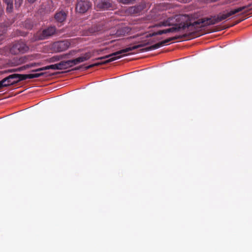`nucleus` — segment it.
I'll use <instances>...</instances> for the list:
<instances>
[{"label":"nucleus","mask_w":252,"mask_h":252,"mask_svg":"<svg viewBox=\"0 0 252 252\" xmlns=\"http://www.w3.org/2000/svg\"><path fill=\"white\" fill-rule=\"evenodd\" d=\"M36 0H28V1L30 2V3H33Z\"/></svg>","instance_id":"obj_33"},{"label":"nucleus","mask_w":252,"mask_h":252,"mask_svg":"<svg viewBox=\"0 0 252 252\" xmlns=\"http://www.w3.org/2000/svg\"><path fill=\"white\" fill-rule=\"evenodd\" d=\"M56 32V27L55 26H51L43 29L41 32H38L36 34V36L39 40H44L52 36Z\"/></svg>","instance_id":"obj_5"},{"label":"nucleus","mask_w":252,"mask_h":252,"mask_svg":"<svg viewBox=\"0 0 252 252\" xmlns=\"http://www.w3.org/2000/svg\"><path fill=\"white\" fill-rule=\"evenodd\" d=\"M242 21V20H239V21H238L236 22V23L234 24H233V25L230 26V27H232V26H234L235 25H236V24L239 23ZM229 27H230V26H229ZM228 28V27H226V28ZM224 29H226V28H225Z\"/></svg>","instance_id":"obj_31"},{"label":"nucleus","mask_w":252,"mask_h":252,"mask_svg":"<svg viewBox=\"0 0 252 252\" xmlns=\"http://www.w3.org/2000/svg\"><path fill=\"white\" fill-rule=\"evenodd\" d=\"M70 62L69 60L63 61L61 62L56 63L54 64L49 65L50 69L54 70H63L66 69L68 68L71 67V65L70 64Z\"/></svg>","instance_id":"obj_10"},{"label":"nucleus","mask_w":252,"mask_h":252,"mask_svg":"<svg viewBox=\"0 0 252 252\" xmlns=\"http://www.w3.org/2000/svg\"><path fill=\"white\" fill-rule=\"evenodd\" d=\"M28 24V23L26 22V25H25V26L27 28H28V29H32V25H29V26L27 25Z\"/></svg>","instance_id":"obj_30"},{"label":"nucleus","mask_w":252,"mask_h":252,"mask_svg":"<svg viewBox=\"0 0 252 252\" xmlns=\"http://www.w3.org/2000/svg\"><path fill=\"white\" fill-rule=\"evenodd\" d=\"M70 45L68 41L64 40L55 42L53 46L56 52H60L67 49Z\"/></svg>","instance_id":"obj_9"},{"label":"nucleus","mask_w":252,"mask_h":252,"mask_svg":"<svg viewBox=\"0 0 252 252\" xmlns=\"http://www.w3.org/2000/svg\"><path fill=\"white\" fill-rule=\"evenodd\" d=\"M152 43V41H145L143 43H141L138 44L137 45L133 46L132 47H127L125 49L121 50L120 51L115 52L112 54H110L108 55H106L103 57H99L96 58L95 60H105L101 62L96 63L94 64H92L90 65H88L86 67L87 69L93 67L94 66H98L101 64H104L110 62H112L114 61H115L117 59L121 58L123 56H124L125 54L126 53L132 51L135 49H138L139 48H141L144 47L147 45L150 44Z\"/></svg>","instance_id":"obj_2"},{"label":"nucleus","mask_w":252,"mask_h":252,"mask_svg":"<svg viewBox=\"0 0 252 252\" xmlns=\"http://www.w3.org/2000/svg\"><path fill=\"white\" fill-rule=\"evenodd\" d=\"M6 87H7V86L3 78L1 81H0V89Z\"/></svg>","instance_id":"obj_27"},{"label":"nucleus","mask_w":252,"mask_h":252,"mask_svg":"<svg viewBox=\"0 0 252 252\" xmlns=\"http://www.w3.org/2000/svg\"><path fill=\"white\" fill-rule=\"evenodd\" d=\"M80 68H81V67H80H80H77L75 68L74 69V70H78V69H79Z\"/></svg>","instance_id":"obj_35"},{"label":"nucleus","mask_w":252,"mask_h":252,"mask_svg":"<svg viewBox=\"0 0 252 252\" xmlns=\"http://www.w3.org/2000/svg\"><path fill=\"white\" fill-rule=\"evenodd\" d=\"M167 31L166 29L162 30H159L157 32H153L152 33L149 34L148 35H147V37H151L153 36H156L157 35H161L162 34H165L167 33Z\"/></svg>","instance_id":"obj_21"},{"label":"nucleus","mask_w":252,"mask_h":252,"mask_svg":"<svg viewBox=\"0 0 252 252\" xmlns=\"http://www.w3.org/2000/svg\"><path fill=\"white\" fill-rule=\"evenodd\" d=\"M92 6V3L87 0H78L76 5V10L80 13H84L87 12Z\"/></svg>","instance_id":"obj_7"},{"label":"nucleus","mask_w":252,"mask_h":252,"mask_svg":"<svg viewBox=\"0 0 252 252\" xmlns=\"http://www.w3.org/2000/svg\"><path fill=\"white\" fill-rule=\"evenodd\" d=\"M131 31V28L129 27H122L119 28L115 33H113L112 35H115L116 37H120L129 34Z\"/></svg>","instance_id":"obj_13"},{"label":"nucleus","mask_w":252,"mask_h":252,"mask_svg":"<svg viewBox=\"0 0 252 252\" xmlns=\"http://www.w3.org/2000/svg\"><path fill=\"white\" fill-rule=\"evenodd\" d=\"M7 31V27L4 25L0 26V45L5 38V33Z\"/></svg>","instance_id":"obj_19"},{"label":"nucleus","mask_w":252,"mask_h":252,"mask_svg":"<svg viewBox=\"0 0 252 252\" xmlns=\"http://www.w3.org/2000/svg\"><path fill=\"white\" fill-rule=\"evenodd\" d=\"M144 8V4H140L136 6L128 7L126 11L128 13L131 15H137L140 14V13L142 11Z\"/></svg>","instance_id":"obj_12"},{"label":"nucleus","mask_w":252,"mask_h":252,"mask_svg":"<svg viewBox=\"0 0 252 252\" xmlns=\"http://www.w3.org/2000/svg\"><path fill=\"white\" fill-rule=\"evenodd\" d=\"M187 16L185 15L176 16L175 17H169L167 19L164 20L163 21L159 22L157 26L158 27H166V26H176V25H180L181 23L177 24V21L179 19L183 20L184 18L186 19Z\"/></svg>","instance_id":"obj_6"},{"label":"nucleus","mask_w":252,"mask_h":252,"mask_svg":"<svg viewBox=\"0 0 252 252\" xmlns=\"http://www.w3.org/2000/svg\"><path fill=\"white\" fill-rule=\"evenodd\" d=\"M27 69V66L26 65H24L20 67L17 68L16 69H6L0 71V75H4L7 73L16 72V71H22L23 70Z\"/></svg>","instance_id":"obj_17"},{"label":"nucleus","mask_w":252,"mask_h":252,"mask_svg":"<svg viewBox=\"0 0 252 252\" xmlns=\"http://www.w3.org/2000/svg\"><path fill=\"white\" fill-rule=\"evenodd\" d=\"M220 29H217L216 30H214V31H220Z\"/></svg>","instance_id":"obj_36"},{"label":"nucleus","mask_w":252,"mask_h":252,"mask_svg":"<svg viewBox=\"0 0 252 252\" xmlns=\"http://www.w3.org/2000/svg\"><path fill=\"white\" fill-rule=\"evenodd\" d=\"M120 3L125 4H132L135 1V0H118Z\"/></svg>","instance_id":"obj_23"},{"label":"nucleus","mask_w":252,"mask_h":252,"mask_svg":"<svg viewBox=\"0 0 252 252\" xmlns=\"http://www.w3.org/2000/svg\"><path fill=\"white\" fill-rule=\"evenodd\" d=\"M67 14V12L63 10L56 12L54 16L56 21L61 23L63 22L66 20Z\"/></svg>","instance_id":"obj_15"},{"label":"nucleus","mask_w":252,"mask_h":252,"mask_svg":"<svg viewBox=\"0 0 252 252\" xmlns=\"http://www.w3.org/2000/svg\"><path fill=\"white\" fill-rule=\"evenodd\" d=\"M7 6L6 11L7 13H11L13 9V0H2Z\"/></svg>","instance_id":"obj_18"},{"label":"nucleus","mask_w":252,"mask_h":252,"mask_svg":"<svg viewBox=\"0 0 252 252\" xmlns=\"http://www.w3.org/2000/svg\"><path fill=\"white\" fill-rule=\"evenodd\" d=\"M59 59H60L59 58H58V57H53L50 59V62H54L58 61L59 60Z\"/></svg>","instance_id":"obj_28"},{"label":"nucleus","mask_w":252,"mask_h":252,"mask_svg":"<svg viewBox=\"0 0 252 252\" xmlns=\"http://www.w3.org/2000/svg\"><path fill=\"white\" fill-rule=\"evenodd\" d=\"M23 0H15V6L16 8L19 7L23 2Z\"/></svg>","instance_id":"obj_26"},{"label":"nucleus","mask_w":252,"mask_h":252,"mask_svg":"<svg viewBox=\"0 0 252 252\" xmlns=\"http://www.w3.org/2000/svg\"><path fill=\"white\" fill-rule=\"evenodd\" d=\"M47 72H41L38 73H35V74H29L28 75V79H33L35 78H38L39 77L44 76L45 74H46Z\"/></svg>","instance_id":"obj_22"},{"label":"nucleus","mask_w":252,"mask_h":252,"mask_svg":"<svg viewBox=\"0 0 252 252\" xmlns=\"http://www.w3.org/2000/svg\"><path fill=\"white\" fill-rule=\"evenodd\" d=\"M48 69H50L49 65H47V66H44L42 67L37 68L36 69L32 70V72L41 71L46 70H48Z\"/></svg>","instance_id":"obj_24"},{"label":"nucleus","mask_w":252,"mask_h":252,"mask_svg":"<svg viewBox=\"0 0 252 252\" xmlns=\"http://www.w3.org/2000/svg\"><path fill=\"white\" fill-rule=\"evenodd\" d=\"M251 6L252 4H249L247 5L231 10L226 13L218 15L211 18L199 19L193 23H191L190 20L188 18L185 22H181L180 25H176V26L172 27L166 30L167 32L169 33L177 32L181 30H186L187 29V31L189 32V33L188 34V37L187 38H194L199 36L201 34L198 33L201 28L207 26L215 25L243 10H245V13L248 12L252 9Z\"/></svg>","instance_id":"obj_1"},{"label":"nucleus","mask_w":252,"mask_h":252,"mask_svg":"<svg viewBox=\"0 0 252 252\" xmlns=\"http://www.w3.org/2000/svg\"><path fill=\"white\" fill-rule=\"evenodd\" d=\"M91 57L90 53H86L83 56L78 57L73 60H69L71 67L80 63L88 60Z\"/></svg>","instance_id":"obj_14"},{"label":"nucleus","mask_w":252,"mask_h":252,"mask_svg":"<svg viewBox=\"0 0 252 252\" xmlns=\"http://www.w3.org/2000/svg\"><path fill=\"white\" fill-rule=\"evenodd\" d=\"M191 0H181V1L184 3H187L190 1Z\"/></svg>","instance_id":"obj_32"},{"label":"nucleus","mask_w":252,"mask_h":252,"mask_svg":"<svg viewBox=\"0 0 252 252\" xmlns=\"http://www.w3.org/2000/svg\"><path fill=\"white\" fill-rule=\"evenodd\" d=\"M58 74V72L54 73H52V74L50 75V76H53V75H56Z\"/></svg>","instance_id":"obj_34"},{"label":"nucleus","mask_w":252,"mask_h":252,"mask_svg":"<svg viewBox=\"0 0 252 252\" xmlns=\"http://www.w3.org/2000/svg\"><path fill=\"white\" fill-rule=\"evenodd\" d=\"M29 60V57L26 56L21 57H15L9 61L8 64L11 66H17L27 63Z\"/></svg>","instance_id":"obj_11"},{"label":"nucleus","mask_w":252,"mask_h":252,"mask_svg":"<svg viewBox=\"0 0 252 252\" xmlns=\"http://www.w3.org/2000/svg\"><path fill=\"white\" fill-rule=\"evenodd\" d=\"M29 49V47L24 41L19 40L0 49V54L3 56H8L9 54L12 55L24 54L27 52Z\"/></svg>","instance_id":"obj_3"},{"label":"nucleus","mask_w":252,"mask_h":252,"mask_svg":"<svg viewBox=\"0 0 252 252\" xmlns=\"http://www.w3.org/2000/svg\"><path fill=\"white\" fill-rule=\"evenodd\" d=\"M3 10L1 7H0V17L3 15Z\"/></svg>","instance_id":"obj_29"},{"label":"nucleus","mask_w":252,"mask_h":252,"mask_svg":"<svg viewBox=\"0 0 252 252\" xmlns=\"http://www.w3.org/2000/svg\"><path fill=\"white\" fill-rule=\"evenodd\" d=\"M96 7L101 9H113L115 5L112 0H99L96 2Z\"/></svg>","instance_id":"obj_8"},{"label":"nucleus","mask_w":252,"mask_h":252,"mask_svg":"<svg viewBox=\"0 0 252 252\" xmlns=\"http://www.w3.org/2000/svg\"><path fill=\"white\" fill-rule=\"evenodd\" d=\"M39 65H40V63H31L29 64H26V66H27V69H29L31 67L39 66Z\"/></svg>","instance_id":"obj_25"},{"label":"nucleus","mask_w":252,"mask_h":252,"mask_svg":"<svg viewBox=\"0 0 252 252\" xmlns=\"http://www.w3.org/2000/svg\"><path fill=\"white\" fill-rule=\"evenodd\" d=\"M16 76L15 78L16 79V82L18 83L21 81L26 80L28 79V74H14Z\"/></svg>","instance_id":"obj_20"},{"label":"nucleus","mask_w":252,"mask_h":252,"mask_svg":"<svg viewBox=\"0 0 252 252\" xmlns=\"http://www.w3.org/2000/svg\"><path fill=\"white\" fill-rule=\"evenodd\" d=\"M188 37V34H184L182 35L175 36L172 37H170L159 42L153 45L150 46L148 47L142 48L140 49L141 52H147L151 50H153L158 48H159L163 46H164L166 44H168L169 42L176 39H181L187 38Z\"/></svg>","instance_id":"obj_4"},{"label":"nucleus","mask_w":252,"mask_h":252,"mask_svg":"<svg viewBox=\"0 0 252 252\" xmlns=\"http://www.w3.org/2000/svg\"><path fill=\"white\" fill-rule=\"evenodd\" d=\"M16 76L14 74H13L4 78L7 87L17 84Z\"/></svg>","instance_id":"obj_16"}]
</instances>
